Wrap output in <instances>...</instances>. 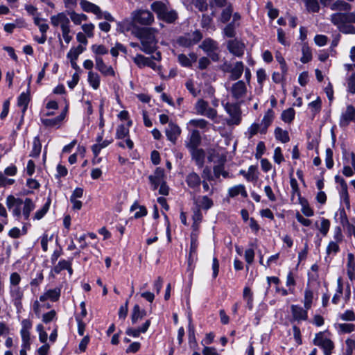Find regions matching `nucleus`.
<instances>
[{
  "instance_id": "b1692460",
  "label": "nucleus",
  "mask_w": 355,
  "mask_h": 355,
  "mask_svg": "<svg viewBox=\"0 0 355 355\" xmlns=\"http://www.w3.org/2000/svg\"><path fill=\"white\" fill-rule=\"evenodd\" d=\"M207 54L216 51L218 49V43L211 38H206L199 46Z\"/></svg>"
},
{
  "instance_id": "0eeeda50",
  "label": "nucleus",
  "mask_w": 355,
  "mask_h": 355,
  "mask_svg": "<svg viewBox=\"0 0 355 355\" xmlns=\"http://www.w3.org/2000/svg\"><path fill=\"white\" fill-rule=\"evenodd\" d=\"M202 38V35L199 31H195L193 33H189L180 37L178 39V43L182 46L189 47L197 44Z\"/></svg>"
},
{
  "instance_id": "58836bf2",
  "label": "nucleus",
  "mask_w": 355,
  "mask_h": 355,
  "mask_svg": "<svg viewBox=\"0 0 355 355\" xmlns=\"http://www.w3.org/2000/svg\"><path fill=\"white\" fill-rule=\"evenodd\" d=\"M309 107L311 110L313 116H315L320 112L322 107V101L320 97H317L316 100L309 103Z\"/></svg>"
},
{
  "instance_id": "052dcab7",
  "label": "nucleus",
  "mask_w": 355,
  "mask_h": 355,
  "mask_svg": "<svg viewBox=\"0 0 355 355\" xmlns=\"http://www.w3.org/2000/svg\"><path fill=\"white\" fill-rule=\"evenodd\" d=\"M69 261L64 259L60 261L55 266L53 270L57 274L60 273L62 270H64L66 268L69 267Z\"/></svg>"
},
{
  "instance_id": "6e6552de",
  "label": "nucleus",
  "mask_w": 355,
  "mask_h": 355,
  "mask_svg": "<svg viewBox=\"0 0 355 355\" xmlns=\"http://www.w3.org/2000/svg\"><path fill=\"white\" fill-rule=\"evenodd\" d=\"M331 21L340 31L345 33H355L354 27L345 25L344 12H336L331 15Z\"/></svg>"
},
{
  "instance_id": "6e6d98bb",
  "label": "nucleus",
  "mask_w": 355,
  "mask_h": 355,
  "mask_svg": "<svg viewBox=\"0 0 355 355\" xmlns=\"http://www.w3.org/2000/svg\"><path fill=\"white\" fill-rule=\"evenodd\" d=\"M325 163L326 166L328 168H331L334 166V160H333V151L331 148H327L325 152Z\"/></svg>"
},
{
  "instance_id": "69168bd1",
  "label": "nucleus",
  "mask_w": 355,
  "mask_h": 355,
  "mask_svg": "<svg viewBox=\"0 0 355 355\" xmlns=\"http://www.w3.org/2000/svg\"><path fill=\"white\" fill-rule=\"evenodd\" d=\"M224 34L228 37H233L235 35V26L233 23H230L225 26L223 30Z\"/></svg>"
},
{
  "instance_id": "c9c22d12",
  "label": "nucleus",
  "mask_w": 355,
  "mask_h": 355,
  "mask_svg": "<svg viewBox=\"0 0 355 355\" xmlns=\"http://www.w3.org/2000/svg\"><path fill=\"white\" fill-rule=\"evenodd\" d=\"M275 135L277 139L281 141L283 143H287L290 140L288 132L280 128H277L275 130Z\"/></svg>"
},
{
  "instance_id": "bf43d9fd",
  "label": "nucleus",
  "mask_w": 355,
  "mask_h": 355,
  "mask_svg": "<svg viewBox=\"0 0 355 355\" xmlns=\"http://www.w3.org/2000/svg\"><path fill=\"white\" fill-rule=\"evenodd\" d=\"M347 91L352 94H355V73L347 79Z\"/></svg>"
},
{
  "instance_id": "2f4dec72",
  "label": "nucleus",
  "mask_w": 355,
  "mask_h": 355,
  "mask_svg": "<svg viewBox=\"0 0 355 355\" xmlns=\"http://www.w3.org/2000/svg\"><path fill=\"white\" fill-rule=\"evenodd\" d=\"M30 98L28 92L21 93L17 99V105L22 107V113L24 114L26 112L28 104L29 103Z\"/></svg>"
},
{
  "instance_id": "dca6fc26",
  "label": "nucleus",
  "mask_w": 355,
  "mask_h": 355,
  "mask_svg": "<svg viewBox=\"0 0 355 355\" xmlns=\"http://www.w3.org/2000/svg\"><path fill=\"white\" fill-rule=\"evenodd\" d=\"M96 69L98 70L103 76H114L115 72L111 66L107 65L103 58L100 56L95 58Z\"/></svg>"
},
{
  "instance_id": "de8ad7c7",
  "label": "nucleus",
  "mask_w": 355,
  "mask_h": 355,
  "mask_svg": "<svg viewBox=\"0 0 355 355\" xmlns=\"http://www.w3.org/2000/svg\"><path fill=\"white\" fill-rule=\"evenodd\" d=\"M149 58L145 57L141 54H137L135 58H133L134 62L139 67H144L147 65V62Z\"/></svg>"
},
{
  "instance_id": "5701e85b",
  "label": "nucleus",
  "mask_w": 355,
  "mask_h": 355,
  "mask_svg": "<svg viewBox=\"0 0 355 355\" xmlns=\"http://www.w3.org/2000/svg\"><path fill=\"white\" fill-rule=\"evenodd\" d=\"M273 118V111L270 109L266 112L261 124H259V125L261 126L260 133L265 134L268 128L270 125V124L272 122Z\"/></svg>"
},
{
  "instance_id": "1a4fd4ad",
  "label": "nucleus",
  "mask_w": 355,
  "mask_h": 355,
  "mask_svg": "<svg viewBox=\"0 0 355 355\" xmlns=\"http://www.w3.org/2000/svg\"><path fill=\"white\" fill-rule=\"evenodd\" d=\"M313 343L323 349L324 355H331L334 347L333 342L330 339L324 338L322 333L316 334Z\"/></svg>"
},
{
  "instance_id": "72a5a7b5",
  "label": "nucleus",
  "mask_w": 355,
  "mask_h": 355,
  "mask_svg": "<svg viewBox=\"0 0 355 355\" xmlns=\"http://www.w3.org/2000/svg\"><path fill=\"white\" fill-rule=\"evenodd\" d=\"M331 9L332 10L347 11L351 9V6L344 1L337 0L331 6Z\"/></svg>"
},
{
  "instance_id": "c03bdc74",
  "label": "nucleus",
  "mask_w": 355,
  "mask_h": 355,
  "mask_svg": "<svg viewBox=\"0 0 355 355\" xmlns=\"http://www.w3.org/2000/svg\"><path fill=\"white\" fill-rule=\"evenodd\" d=\"M129 135V128L124 125H120L117 127L116 131V138L122 139Z\"/></svg>"
},
{
  "instance_id": "e2e57ef3",
  "label": "nucleus",
  "mask_w": 355,
  "mask_h": 355,
  "mask_svg": "<svg viewBox=\"0 0 355 355\" xmlns=\"http://www.w3.org/2000/svg\"><path fill=\"white\" fill-rule=\"evenodd\" d=\"M193 3L201 12L207 10L208 4L206 0H193Z\"/></svg>"
},
{
  "instance_id": "412c9836",
  "label": "nucleus",
  "mask_w": 355,
  "mask_h": 355,
  "mask_svg": "<svg viewBox=\"0 0 355 355\" xmlns=\"http://www.w3.org/2000/svg\"><path fill=\"white\" fill-rule=\"evenodd\" d=\"M293 318L295 320H306L308 318L307 310L297 305L291 306Z\"/></svg>"
},
{
  "instance_id": "6ab92c4d",
  "label": "nucleus",
  "mask_w": 355,
  "mask_h": 355,
  "mask_svg": "<svg viewBox=\"0 0 355 355\" xmlns=\"http://www.w3.org/2000/svg\"><path fill=\"white\" fill-rule=\"evenodd\" d=\"M191 151L192 159L195 161L196 164L201 168L203 166L205 163V153L202 148H191L189 149Z\"/></svg>"
},
{
  "instance_id": "4be33fe9",
  "label": "nucleus",
  "mask_w": 355,
  "mask_h": 355,
  "mask_svg": "<svg viewBox=\"0 0 355 355\" xmlns=\"http://www.w3.org/2000/svg\"><path fill=\"white\" fill-rule=\"evenodd\" d=\"M9 292L15 305L20 304L24 297V291L19 286H9Z\"/></svg>"
},
{
  "instance_id": "f03ea898",
  "label": "nucleus",
  "mask_w": 355,
  "mask_h": 355,
  "mask_svg": "<svg viewBox=\"0 0 355 355\" xmlns=\"http://www.w3.org/2000/svg\"><path fill=\"white\" fill-rule=\"evenodd\" d=\"M151 9L157 17L168 24H172L178 19V13L174 10H168L166 5L162 1H155L151 4Z\"/></svg>"
},
{
  "instance_id": "4d7b16f0",
  "label": "nucleus",
  "mask_w": 355,
  "mask_h": 355,
  "mask_svg": "<svg viewBox=\"0 0 355 355\" xmlns=\"http://www.w3.org/2000/svg\"><path fill=\"white\" fill-rule=\"evenodd\" d=\"M21 276L17 272H12L10 275L9 282H10V286H19L20 282H21Z\"/></svg>"
},
{
  "instance_id": "13d9d810",
  "label": "nucleus",
  "mask_w": 355,
  "mask_h": 355,
  "mask_svg": "<svg viewBox=\"0 0 355 355\" xmlns=\"http://www.w3.org/2000/svg\"><path fill=\"white\" fill-rule=\"evenodd\" d=\"M212 17L207 15H203L201 20V26L202 28L209 29L211 28Z\"/></svg>"
},
{
  "instance_id": "a19ab883",
  "label": "nucleus",
  "mask_w": 355,
  "mask_h": 355,
  "mask_svg": "<svg viewBox=\"0 0 355 355\" xmlns=\"http://www.w3.org/2000/svg\"><path fill=\"white\" fill-rule=\"evenodd\" d=\"M256 170V167L254 166H250L248 168V172L244 170H241L239 173L243 175L248 181H252L257 178L255 175L254 172Z\"/></svg>"
},
{
  "instance_id": "8fccbe9b",
  "label": "nucleus",
  "mask_w": 355,
  "mask_h": 355,
  "mask_svg": "<svg viewBox=\"0 0 355 355\" xmlns=\"http://www.w3.org/2000/svg\"><path fill=\"white\" fill-rule=\"evenodd\" d=\"M92 52L96 55H103L108 53V49L103 45L94 44L91 46Z\"/></svg>"
},
{
  "instance_id": "49530a36",
  "label": "nucleus",
  "mask_w": 355,
  "mask_h": 355,
  "mask_svg": "<svg viewBox=\"0 0 355 355\" xmlns=\"http://www.w3.org/2000/svg\"><path fill=\"white\" fill-rule=\"evenodd\" d=\"M51 200L50 199L44 204L42 208L36 211L34 216V219L40 220L41 219L48 211L50 206Z\"/></svg>"
},
{
  "instance_id": "39448f33",
  "label": "nucleus",
  "mask_w": 355,
  "mask_h": 355,
  "mask_svg": "<svg viewBox=\"0 0 355 355\" xmlns=\"http://www.w3.org/2000/svg\"><path fill=\"white\" fill-rule=\"evenodd\" d=\"M224 107L230 116V119L227 121V124L239 125L241 121V110L239 104L227 103Z\"/></svg>"
},
{
  "instance_id": "c85d7f7f",
  "label": "nucleus",
  "mask_w": 355,
  "mask_h": 355,
  "mask_svg": "<svg viewBox=\"0 0 355 355\" xmlns=\"http://www.w3.org/2000/svg\"><path fill=\"white\" fill-rule=\"evenodd\" d=\"M239 194H241L243 198H246L248 196L245 187L243 184L235 185L228 189V196L230 198H234Z\"/></svg>"
},
{
  "instance_id": "aec40b11",
  "label": "nucleus",
  "mask_w": 355,
  "mask_h": 355,
  "mask_svg": "<svg viewBox=\"0 0 355 355\" xmlns=\"http://www.w3.org/2000/svg\"><path fill=\"white\" fill-rule=\"evenodd\" d=\"M67 109L63 111L59 116L53 119H42V123L46 127L59 128L61 122L66 116Z\"/></svg>"
},
{
  "instance_id": "e433bc0d",
  "label": "nucleus",
  "mask_w": 355,
  "mask_h": 355,
  "mask_svg": "<svg viewBox=\"0 0 355 355\" xmlns=\"http://www.w3.org/2000/svg\"><path fill=\"white\" fill-rule=\"evenodd\" d=\"M209 124V122L204 119H191L189 122L191 126L203 130L207 129Z\"/></svg>"
},
{
  "instance_id": "f257e3e1",
  "label": "nucleus",
  "mask_w": 355,
  "mask_h": 355,
  "mask_svg": "<svg viewBox=\"0 0 355 355\" xmlns=\"http://www.w3.org/2000/svg\"><path fill=\"white\" fill-rule=\"evenodd\" d=\"M158 31L155 28H138L133 33L141 42L139 49L146 54H150L157 49V40L156 35Z\"/></svg>"
},
{
  "instance_id": "a211bd4d",
  "label": "nucleus",
  "mask_w": 355,
  "mask_h": 355,
  "mask_svg": "<svg viewBox=\"0 0 355 355\" xmlns=\"http://www.w3.org/2000/svg\"><path fill=\"white\" fill-rule=\"evenodd\" d=\"M80 6L84 11L92 12L96 15L98 19H102V12L98 6L86 0H81Z\"/></svg>"
},
{
  "instance_id": "4468645a",
  "label": "nucleus",
  "mask_w": 355,
  "mask_h": 355,
  "mask_svg": "<svg viewBox=\"0 0 355 355\" xmlns=\"http://www.w3.org/2000/svg\"><path fill=\"white\" fill-rule=\"evenodd\" d=\"M355 121V108L352 105L347 106L346 110L341 114L340 119V125L346 127L350 121Z\"/></svg>"
},
{
  "instance_id": "37998d69",
  "label": "nucleus",
  "mask_w": 355,
  "mask_h": 355,
  "mask_svg": "<svg viewBox=\"0 0 355 355\" xmlns=\"http://www.w3.org/2000/svg\"><path fill=\"white\" fill-rule=\"evenodd\" d=\"M295 116V110L293 108H288L282 113V119L286 123H291Z\"/></svg>"
},
{
  "instance_id": "473e14b6",
  "label": "nucleus",
  "mask_w": 355,
  "mask_h": 355,
  "mask_svg": "<svg viewBox=\"0 0 355 355\" xmlns=\"http://www.w3.org/2000/svg\"><path fill=\"white\" fill-rule=\"evenodd\" d=\"M88 82L94 89H97L100 85V76L97 73L89 71L88 73Z\"/></svg>"
},
{
  "instance_id": "5fc2aeb1",
  "label": "nucleus",
  "mask_w": 355,
  "mask_h": 355,
  "mask_svg": "<svg viewBox=\"0 0 355 355\" xmlns=\"http://www.w3.org/2000/svg\"><path fill=\"white\" fill-rule=\"evenodd\" d=\"M46 294L48 295V298L51 301H57L60 296V288H54L50 289L46 291Z\"/></svg>"
},
{
  "instance_id": "09e8293b",
  "label": "nucleus",
  "mask_w": 355,
  "mask_h": 355,
  "mask_svg": "<svg viewBox=\"0 0 355 355\" xmlns=\"http://www.w3.org/2000/svg\"><path fill=\"white\" fill-rule=\"evenodd\" d=\"M233 9L231 5H229L227 8H225L222 13L220 17V21L223 23H226L228 21L232 15Z\"/></svg>"
},
{
  "instance_id": "603ef678",
  "label": "nucleus",
  "mask_w": 355,
  "mask_h": 355,
  "mask_svg": "<svg viewBox=\"0 0 355 355\" xmlns=\"http://www.w3.org/2000/svg\"><path fill=\"white\" fill-rule=\"evenodd\" d=\"M261 126L258 123H252L248 129L246 135L248 139H251L254 135H257L259 132H260Z\"/></svg>"
},
{
  "instance_id": "f3484780",
  "label": "nucleus",
  "mask_w": 355,
  "mask_h": 355,
  "mask_svg": "<svg viewBox=\"0 0 355 355\" xmlns=\"http://www.w3.org/2000/svg\"><path fill=\"white\" fill-rule=\"evenodd\" d=\"M51 23L53 26L60 25L61 29H62L63 27L69 26L70 21L64 12H60L51 17Z\"/></svg>"
},
{
  "instance_id": "9b49d317",
  "label": "nucleus",
  "mask_w": 355,
  "mask_h": 355,
  "mask_svg": "<svg viewBox=\"0 0 355 355\" xmlns=\"http://www.w3.org/2000/svg\"><path fill=\"white\" fill-rule=\"evenodd\" d=\"M6 205L9 209L12 210V214L15 216L20 217L21 208L23 205V200L21 198H15L13 196H8L6 198Z\"/></svg>"
},
{
  "instance_id": "ddd939ff",
  "label": "nucleus",
  "mask_w": 355,
  "mask_h": 355,
  "mask_svg": "<svg viewBox=\"0 0 355 355\" xmlns=\"http://www.w3.org/2000/svg\"><path fill=\"white\" fill-rule=\"evenodd\" d=\"M229 51L237 57H241L244 53L245 44L238 40L228 41L227 45Z\"/></svg>"
},
{
  "instance_id": "4c0bfd02",
  "label": "nucleus",
  "mask_w": 355,
  "mask_h": 355,
  "mask_svg": "<svg viewBox=\"0 0 355 355\" xmlns=\"http://www.w3.org/2000/svg\"><path fill=\"white\" fill-rule=\"evenodd\" d=\"M304 4L309 12H318L320 10V5L318 0H306Z\"/></svg>"
},
{
  "instance_id": "7c9ffc66",
  "label": "nucleus",
  "mask_w": 355,
  "mask_h": 355,
  "mask_svg": "<svg viewBox=\"0 0 355 355\" xmlns=\"http://www.w3.org/2000/svg\"><path fill=\"white\" fill-rule=\"evenodd\" d=\"M35 208V205L31 199L26 198L23 201L22 212L23 216L26 220H28L30 216V213Z\"/></svg>"
},
{
  "instance_id": "7ed1b4c3",
  "label": "nucleus",
  "mask_w": 355,
  "mask_h": 355,
  "mask_svg": "<svg viewBox=\"0 0 355 355\" xmlns=\"http://www.w3.org/2000/svg\"><path fill=\"white\" fill-rule=\"evenodd\" d=\"M220 69L225 73H230V80H236L241 77L244 71V64L241 61H237L232 64L225 61L220 65Z\"/></svg>"
},
{
  "instance_id": "0e129e2a",
  "label": "nucleus",
  "mask_w": 355,
  "mask_h": 355,
  "mask_svg": "<svg viewBox=\"0 0 355 355\" xmlns=\"http://www.w3.org/2000/svg\"><path fill=\"white\" fill-rule=\"evenodd\" d=\"M338 328L342 333H351L354 330L355 326L353 324L343 323L338 324Z\"/></svg>"
},
{
  "instance_id": "cd10ccee",
  "label": "nucleus",
  "mask_w": 355,
  "mask_h": 355,
  "mask_svg": "<svg viewBox=\"0 0 355 355\" xmlns=\"http://www.w3.org/2000/svg\"><path fill=\"white\" fill-rule=\"evenodd\" d=\"M146 315V311L141 309L138 304H135L131 313L132 323L133 324L137 323L139 320H142Z\"/></svg>"
},
{
  "instance_id": "3c124183",
  "label": "nucleus",
  "mask_w": 355,
  "mask_h": 355,
  "mask_svg": "<svg viewBox=\"0 0 355 355\" xmlns=\"http://www.w3.org/2000/svg\"><path fill=\"white\" fill-rule=\"evenodd\" d=\"M286 284L288 287H289V293L291 294L294 293V286L295 285V280L294 279L292 272H289L288 274L287 275Z\"/></svg>"
},
{
  "instance_id": "79ce46f5",
  "label": "nucleus",
  "mask_w": 355,
  "mask_h": 355,
  "mask_svg": "<svg viewBox=\"0 0 355 355\" xmlns=\"http://www.w3.org/2000/svg\"><path fill=\"white\" fill-rule=\"evenodd\" d=\"M41 148L42 146L40 142V139L38 137H35L33 140V149L30 153V156L33 157L39 156L41 152Z\"/></svg>"
},
{
  "instance_id": "9d476101",
  "label": "nucleus",
  "mask_w": 355,
  "mask_h": 355,
  "mask_svg": "<svg viewBox=\"0 0 355 355\" xmlns=\"http://www.w3.org/2000/svg\"><path fill=\"white\" fill-rule=\"evenodd\" d=\"M247 87L243 80H238L230 89L232 98L236 100L244 98L247 94Z\"/></svg>"
},
{
  "instance_id": "bb28decb",
  "label": "nucleus",
  "mask_w": 355,
  "mask_h": 355,
  "mask_svg": "<svg viewBox=\"0 0 355 355\" xmlns=\"http://www.w3.org/2000/svg\"><path fill=\"white\" fill-rule=\"evenodd\" d=\"M186 182L191 189L199 187L201 183L200 176L195 172L189 173L186 177Z\"/></svg>"
},
{
  "instance_id": "338daca9",
  "label": "nucleus",
  "mask_w": 355,
  "mask_h": 355,
  "mask_svg": "<svg viewBox=\"0 0 355 355\" xmlns=\"http://www.w3.org/2000/svg\"><path fill=\"white\" fill-rule=\"evenodd\" d=\"M330 227V222L329 220L322 218L320 227V232L323 234L326 235L329 231Z\"/></svg>"
},
{
  "instance_id": "ea45409f",
  "label": "nucleus",
  "mask_w": 355,
  "mask_h": 355,
  "mask_svg": "<svg viewBox=\"0 0 355 355\" xmlns=\"http://www.w3.org/2000/svg\"><path fill=\"white\" fill-rule=\"evenodd\" d=\"M313 299V293L310 289H306L304 291V306L306 310L311 307Z\"/></svg>"
},
{
  "instance_id": "a878e982",
  "label": "nucleus",
  "mask_w": 355,
  "mask_h": 355,
  "mask_svg": "<svg viewBox=\"0 0 355 355\" xmlns=\"http://www.w3.org/2000/svg\"><path fill=\"white\" fill-rule=\"evenodd\" d=\"M201 143V137L200 132L197 130H193L191 132L189 141L187 144L189 149L198 148Z\"/></svg>"
},
{
  "instance_id": "f704fd0d",
  "label": "nucleus",
  "mask_w": 355,
  "mask_h": 355,
  "mask_svg": "<svg viewBox=\"0 0 355 355\" xmlns=\"http://www.w3.org/2000/svg\"><path fill=\"white\" fill-rule=\"evenodd\" d=\"M225 161V157H224L223 160V163L221 164H218V165H216V166H214V168H213L214 173V176L216 178H218L220 175L224 178H230V176L229 175V173L225 171H224L223 163H224Z\"/></svg>"
},
{
  "instance_id": "c756f323",
  "label": "nucleus",
  "mask_w": 355,
  "mask_h": 355,
  "mask_svg": "<svg viewBox=\"0 0 355 355\" xmlns=\"http://www.w3.org/2000/svg\"><path fill=\"white\" fill-rule=\"evenodd\" d=\"M179 62L183 66L186 67H191L193 62H195L197 60V55L196 53H192L189 54V58H188L184 54H180L178 57Z\"/></svg>"
},
{
  "instance_id": "a18cd8bd",
  "label": "nucleus",
  "mask_w": 355,
  "mask_h": 355,
  "mask_svg": "<svg viewBox=\"0 0 355 355\" xmlns=\"http://www.w3.org/2000/svg\"><path fill=\"white\" fill-rule=\"evenodd\" d=\"M44 21L45 19H42L39 17H34V23L39 27V29L42 34L46 33L47 30L49 29V25L44 23Z\"/></svg>"
},
{
  "instance_id": "393cba45",
  "label": "nucleus",
  "mask_w": 355,
  "mask_h": 355,
  "mask_svg": "<svg viewBox=\"0 0 355 355\" xmlns=\"http://www.w3.org/2000/svg\"><path fill=\"white\" fill-rule=\"evenodd\" d=\"M150 324V320H147L141 327H139L137 329L128 328L126 329L125 333L128 336L137 338L139 336L141 333H145L147 331Z\"/></svg>"
},
{
  "instance_id": "423d86ee",
  "label": "nucleus",
  "mask_w": 355,
  "mask_h": 355,
  "mask_svg": "<svg viewBox=\"0 0 355 355\" xmlns=\"http://www.w3.org/2000/svg\"><path fill=\"white\" fill-rule=\"evenodd\" d=\"M132 20L135 23L144 26H149L154 21V16L147 10H137L132 13Z\"/></svg>"
},
{
  "instance_id": "864d4df0",
  "label": "nucleus",
  "mask_w": 355,
  "mask_h": 355,
  "mask_svg": "<svg viewBox=\"0 0 355 355\" xmlns=\"http://www.w3.org/2000/svg\"><path fill=\"white\" fill-rule=\"evenodd\" d=\"M312 58V54L310 49L308 46L302 47V57L300 60L302 63L309 62Z\"/></svg>"
},
{
  "instance_id": "20e7f679",
  "label": "nucleus",
  "mask_w": 355,
  "mask_h": 355,
  "mask_svg": "<svg viewBox=\"0 0 355 355\" xmlns=\"http://www.w3.org/2000/svg\"><path fill=\"white\" fill-rule=\"evenodd\" d=\"M194 108L197 114L205 116L211 120L214 121L217 117V110L211 107L208 102L202 98L197 101Z\"/></svg>"
},
{
  "instance_id": "f8f14e48",
  "label": "nucleus",
  "mask_w": 355,
  "mask_h": 355,
  "mask_svg": "<svg viewBox=\"0 0 355 355\" xmlns=\"http://www.w3.org/2000/svg\"><path fill=\"white\" fill-rule=\"evenodd\" d=\"M149 181L152 185L153 190H156L159 185L165 182L164 170L157 167L153 175H149Z\"/></svg>"
},
{
  "instance_id": "774afa93",
  "label": "nucleus",
  "mask_w": 355,
  "mask_h": 355,
  "mask_svg": "<svg viewBox=\"0 0 355 355\" xmlns=\"http://www.w3.org/2000/svg\"><path fill=\"white\" fill-rule=\"evenodd\" d=\"M340 318L343 320L354 321L355 320V314L353 311L347 310L343 314L341 315Z\"/></svg>"
},
{
  "instance_id": "2eb2a0df",
  "label": "nucleus",
  "mask_w": 355,
  "mask_h": 355,
  "mask_svg": "<svg viewBox=\"0 0 355 355\" xmlns=\"http://www.w3.org/2000/svg\"><path fill=\"white\" fill-rule=\"evenodd\" d=\"M165 133L167 139L175 144L181 134V129L177 124L170 122L166 128Z\"/></svg>"
},
{
  "instance_id": "680f3d73",
  "label": "nucleus",
  "mask_w": 355,
  "mask_h": 355,
  "mask_svg": "<svg viewBox=\"0 0 355 355\" xmlns=\"http://www.w3.org/2000/svg\"><path fill=\"white\" fill-rule=\"evenodd\" d=\"M212 200L205 196L201 198L200 207L204 209H209L213 206Z\"/></svg>"
}]
</instances>
